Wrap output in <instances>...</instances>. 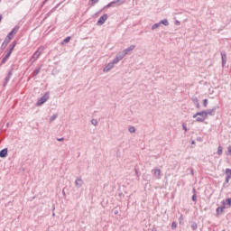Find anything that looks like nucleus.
Segmentation results:
<instances>
[{
	"label": "nucleus",
	"mask_w": 231,
	"mask_h": 231,
	"mask_svg": "<svg viewBox=\"0 0 231 231\" xmlns=\"http://www.w3.org/2000/svg\"><path fill=\"white\" fill-rule=\"evenodd\" d=\"M177 23L180 24V22L177 21Z\"/></svg>",
	"instance_id": "nucleus-48"
},
{
	"label": "nucleus",
	"mask_w": 231,
	"mask_h": 231,
	"mask_svg": "<svg viewBox=\"0 0 231 231\" xmlns=\"http://www.w3.org/2000/svg\"><path fill=\"white\" fill-rule=\"evenodd\" d=\"M69 41H71V37L69 36L63 40L62 44H68V42H69Z\"/></svg>",
	"instance_id": "nucleus-26"
},
{
	"label": "nucleus",
	"mask_w": 231,
	"mask_h": 231,
	"mask_svg": "<svg viewBox=\"0 0 231 231\" xmlns=\"http://www.w3.org/2000/svg\"><path fill=\"white\" fill-rule=\"evenodd\" d=\"M91 124L92 125H98V121L97 119H92Z\"/></svg>",
	"instance_id": "nucleus-31"
},
{
	"label": "nucleus",
	"mask_w": 231,
	"mask_h": 231,
	"mask_svg": "<svg viewBox=\"0 0 231 231\" xmlns=\"http://www.w3.org/2000/svg\"><path fill=\"white\" fill-rule=\"evenodd\" d=\"M52 216H55V213H53Z\"/></svg>",
	"instance_id": "nucleus-49"
},
{
	"label": "nucleus",
	"mask_w": 231,
	"mask_h": 231,
	"mask_svg": "<svg viewBox=\"0 0 231 231\" xmlns=\"http://www.w3.org/2000/svg\"><path fill=\"white\" fill-rule=\"evenodd\" d=\"M225 206H223V207H218L217 208V214L219 216V215H221V214H223V212H225Z\"/></svg>",
	"instance_id": "nucleus-15"
},
{
	"label": "nucleus",
	"mask_w": 231,
	"mask_h": 231,
	"mask_svg": "<svg viewBox=\"0 0 231 231\" xmlns=\"http://www.w3.org/2000/svg\"><path fill=\"white\" fill-rule=\"evenodd\" d=\"M226 178H231V169H226Z\"/></svg>",
	"instance_id": "nucleus-21"
},
{
	"label": "nucleus",
	"mask_w": 231,
	"mask_h": 231,
	"mask_svg": "<svg viewBox=\"0 0 231 231\" xmlns=\"http://www.w3.org/2000/svg\"><path fill=\"white\" fill-rule=\"evenodd\" d=\"M230 177H226L225 183H230Z\"/></svg>",
	"instance_id": "nucleus-35"
},
{
	"label": "nucleus",
	"mask_w": 231,
	"mask_h": 231,
	"mask_svg": "<svg viewBox=\"0 0 231 231\" xmlns=\"http://www.w3.org/2000/svg\"><path fill=\"white\" fill-rule=\"evenodd\" d=\"M182 129H184L185 133H187V125L183 124L182 125Z\"/></svg>",
	"instance_id": "nucleus-36"
},
{
	"label": "nucleus",
	"mask_w": 231,
	"mask_h": 231,
	"mask_svg": "<svg viewBox=\"0 0 231 231\" xmlns=\"http://www.w3.org/2000/svg\"><path fill=\"white\" fill-rule=\"evenodd\" d=\"M136 48V45H130L128 48L125 49L123 51V55H129V53H131V51H133V50H134Z\"/></svg>",
	"instance_id": "nucleus-7"
},
{
	"label": "nucleus",
	"mask_w": 231,
	"mask_h": 231,
	"mask_svg": "<svg viewBox=\"0 0 231 231\" xmlns=\"http://www.w3.org/2000/svg\"><path fill=\"white\" fill-rule=\"evenodd\" d=\"M115 214H118V211H116Z\"/></svg>",
	"instance_id": "nucleus-47"
},
{
	"label": "nucleus",
	"mask_w": 231,
	"mask_h": 231,
	"mask_svg": "<svg viewBox=\"0 0 231 231\" xmlns=\"http://www.w3.org/2000/svg\"><path fill=\"white\" fill-rule=\"evenodd\" d=\"M193 118H195V117H193ZM198 118H203V116H197L196 120H198Z\"/></svg>",
	"instance_id": "nucleus-38"
},
{
	"label": "nucleus",
	"mask_w": 231,
	"mask_h": 231,
	"mask_svg": "<svg viewBox=\"0 0 231 231\" xmlns=\"http://www.w3.org/2000/svg\"><path fill=\"white\" fill-rule=\"evenodd\" d=\"M192 100H193V104H195L197 109H199L200 105H199V101L198 100V97H194Z\"/></svg>",
	"instance_id": "nucleus-16"
},
{
	"label": "nucleus",
	"mask_w": 231,
	"mask_h": 231,
	"mask_svg": "<svg viewBox=\"0 0 231 231\" xmlns=\"http://www.w3.org/2000/svg\"><path fill=\"white\" fill-rule=\"evenodd\" d=\"M59 116V115L57 114H54L52 116H51L49 122L51 123L53 122L54 120H57V117Z\"/></svg>",
	"instance_id": "nucleus-24"
},
{
	"label": "nucleus",
	"mask_w": 231,
	"mask_h": 231,
	"mask_svg": "<svg viewBox=\"0 0 231 231\" xmlns=\"http://www.w3.org/2000/svg\"><path fill=\"white\" fill-rule=\"evenodd\" d=\"M191 143H192V145H194V143H196V141H192Z\"/></svg>",
	"instance_id": "nucleus-45"
},
{
	"label": "nucleus",
	"mask_w": 231,
	"mask_h": 231,
	"mask_svg": "<svg viewBox=\"0 0 231 231\" xmlns=\"http://www.w3.org/2000/svg\"><path fill=\"white\" fill-rule=\"evenodd\" d=\"M57 141H58V142H64V137L57 138Z\"/></svg>",
	"instance_id": "nucleus-37"
},
{
	"label": "nucleus",
	"mask_w": 231,
	"mask_h": 231,
	"mask_svg": "<svg viewBox=\"0 0 231 231\" xmlns=\"http://www.w3.org/2000/svg\"><path fill=\"white\" fill-rule=\"evenodd\" d=\"M135 174L138 176V171L135 170Z\"/></svg>",
	"instance_id": "nucleus-46"
},
{
	"label": "nucleus",
	"mask_w": 231,
	"mask_h": 231,
	"mask_svg": "<svg viewBox=\"0 0 231 231\" xmlns=\"http://www.w3.org/2000/svg\"><path fill=\"white\" fill-rule=\"evenodd\" d=\"M215 115H216V107H213L211 109L197 112L196 114L193 115V118H197L198 116H202V118H197V122H205L206 118H208V116H214Z\"/></svg>",
	"instance_id": "nucleus-1"
},
{
	"label": "nucleus",
	"mask_w": 231,
	"mask_h": 231,
	"mask_svg": "<svg viewBox=\"0 0 231 231\" xmlns=\"http://www.w3.org/2000/svg\"><path fill=\"white\" fill-rule=\"evenodd\" d=\"M50 98V95L48 93H45L36 103L37 106H42V104L48 102Z\"/></svg>",
	"instance_id": "nucleus-3"
},
{
	"label": "nucleus",
	"mask_w": 231,
	"mask_h": 231,
	"mask_svg": "<svg viewBox=\"0 0 231 231\" xmlns=\"http://www.w3.org/2000/svg\"><path fill=\"white\" fill-rule=\"evenodd\" d=\"M84 185V180H82V177H78L75 180V186L78 187V189H80Z\"/></svg>",
	"instance_id": "nucleus-8"
},
{
	"label": "nucleus",
	"mask_w": 231,
	"mask_h": 231,
	"mask_svg": "<svg viewBox=\"0 0 231 231\" xmlns=\"http://www.w3.org/2000/svg\"><path fill=\"white\" fill-rule=\"evenodd\" d=\"M223 205H228V207H231V199H226V201L224 200Z\"/></svg>",
	"instance_id": "nucleus-23"
},
{
	"label": "nucleus",
	"mask_w": 231,
	"mask_h": 231,
	"mask_svg": "<svg viewBox=\"0 0 231 231\" xmlns=\"http://www.w3.org/2000/svg\"><path fill=\"white\" fill-rule=\"evenodd\" d=\"M42 51H44V47H39L38 50L32 56L31 60H32V62H35V60H37L39 57H41Z\"/></svg>",
	"instance_id": "nucleus-2"
},
{
	"label": "nucleus",
	"mask_w": 231,
	"mask_h": 231,
	"mask_svg": "<svg viewBox=\"0 0 231 231\" xmlns=\"http://www.w3.org/2000/svg\"><path fill=\"white\" fill-rule=\"evenodd\" d=\"M159 26H162L161 23H160V22L157 23H154V24L152 26V30H156V29H158Z\"/></svg>",
	"instance_id": "nucleus-28"
},
{
	"label": "nucleus",
	"mask_w": 231,
	"mask_h": 231,
	"mask_svg": "<svg viewBox=\"0 0 231 231\" xmlns=\"http://www.w3.org/2000/svg\"><path fill=\"white\" fill-rule=\"evenodd\" d=\"M203 106L204 107H208V99H204L203 100Z\"/></svg>",
	"instance_id": "nucleus-29"
},
{
	"label": "nucleus",
	"mask_w": 231,
	"mask_h": 231,
	"mask_svg": "<svg viewBox=\"0 0 231 231\" xmlns=\"http://www.w3.org/2000/svg\"><path fill=\"white\" fill-rule=\"evenodd\" d=\"M217 154H218V156H221V154H223V146L222 145L218 146Z\"/></svg>",
	"instance_id": "nucleus-22"
},
{
	"label": "nucleus",
	"mask_w": 231,
	"mask_h": 231,
	"mask_svg": "<svg viewBox=\"0 0 231 231\" xmlns=\"http://www.w3.org/2000/svg\"><path fill=\"white\" fill-rule=\"evenodd\" d=\"M62 194L63 196H66V191H64V189L62 190Z\"/></svg>",
	"instance_id": "nucleus-43"
},
{
	"label": "nucleus",
	"mask_w": 231,
	"mask_h": 231,
	"mask_svg": "<svg viewBox=\"0 0 231 231\" xmlns=\"http://www.w3.org/2000/svg\"><path fill=\"white\" fill-rule=\"evenodd\" d=\"M191 174L192 176H194V170H191Z\"/></svg>",
	"instance_id": "nucleus-44"
},
{
	"label": "nucleus",
	"mask_w": 231,
	"mask_h": 231,
	"mask_svg": "<svg viewBox=\"0 0 231 231\" xmlns=\"http://www.w3.org/2000/svg\"><path fill=\"white\" fill-rule=\"evenodd\" d=\"M191 199L192 201H198V196L196 194H193Z\"/></svg>",
	"instance_id": "nucleus-32"
},
{
	"label": "nucleus",
	"mask_w": 231,
	"mask_h": 231,
	"mask_svg": "<svg viewBox=\"0 0 231 231\" xmlns=\"http://www.w3.org/2000/svg\"><path fill=\"white\" fill-rule=\"evenodd\" d=\"M191 228H192V230H198V224L196 222H192Z\"/></svg>",
	"instance_id": "nucleus-27"
},
{
	"label": "nucleus",
	"mask_w": 231,
	"mask_h": 231,
	"mask_svg": "<svg viewBox=\"0 0 231 231\" xmlns=\"http://www.w3.org/2000/svg\"><path fill=\"white\" fill-rule=\"evenodd\" d=\"M116 3H118V1H114V2H111L110 4H108L106 5L107 8H111V6H113V5H116Z\"/></svg>",
	"instance_id": "nucleus-30"
},
{
	"label": "nucleus",
	"mask_w": 231,
	"mask_h": 231,
	"mask_svg": "<svg viewBox=\"0 0 231 231\" xmlns=\"http://www.w3.org/2000/svg\"><path fill=\"white\" fill-rule=\"evenodd\" d=\"M3 21V15L0 14V23Z\"/></svg>",
	"instance_id": "nucleus-42"
},
{
	"label": "nucleus",
	"mask_w": 231,
	"mask_h": 231,
	"mask_svg": "<svg viewBox=\"0 0 231 231\" xmlns=\"http://www.w3.org/2000/svg\"><path fill=\"white\" fill-rule=\"evenodd\" d=\"M10 55H12V51H8V52L2 59L1 64H5L6 60L10 59Z\"/></svg>",
	"instance_id": "nucleus-12"
},
{
	"label": "nucleus",
	"mask_w": 231,
	"mask_h": 231,
	"mask_svg": "<svg viewBox=\"0 0 231 231\" xmlns=\"http://www.w3.org/2000/svg\"><path fill=\"white\" fill-rule=\"evenodd\" d=\"M13 73H14L13 70L8 71L7 76L5 77V81L4 82V86H6V84H8V82H10V79H12Z\"/></svg>",
	"instance_id": "nucleus-13"
},
{
	"label": "nucleus",
	"mask_w": 231,
	"mask_h": 231,
	"mask_svg": "<svg viewBox=\"0 0 231 231\" xmlns=\"http://www.w3.org/2000/svg\"><path fill=\"white\" fill-rule=\"evenodd\" d=\"M220 55L222 59V68H225V66H226V52L222 51Z\"/></svg>",
	"instance_id": "nucleus-11"
},
{
	"label": "nucleus",
	"mask_w": 231,
	"mask_h": 231,
	"mask_svg": "<svg viewBox=\"0 0 231 231\" xmlns=\"http://www.w3.org/2000/svg\"><path fill=\"white\" fill-rule=\"evenodd\" d=\"M177 226H178V225L176 224V222H172V223H171V228H172V230L176 229Z\"/></svg>",
	"instance_id": "nucleus-33"
},
{
	"label": "nucleus",
	"mask_w": 231,
	"mask_h": 231,
	"mask_svg": "<svg viewBox=\"0 0 231 231\" xmlns=\"http://www.w3.org/2000/svg\"><path fill=\"white\" fill-rule=\"evenodd\" d=\"M228 153L231 154V146L227 148Z\"/></svg>",
	"instance_id": "nucleus-39"
},
{
	"label": "nucleus",
	"mask_w": 231,
	"mask_h": 231,
	"mask_svg": "<svg viewBox=\"0 0 231 231\" xmlns=\"http://www.w3.org/2000/svg\"><path fill=\"white\" fill-rule=\"evenodd\" d=\"M153 176L155 178H157V180H161L162 179V170L156 168L153 169Z\"/></svg>",
	"instance_id": "nucleus-9"
},
{
	"label": "nucleus",
	"mask_w": 231,
	"mask_h": 231,
	"mask_svg": "<svg viewBox=\"0 0 231 231\" xmlns=\"http://www.w3.org/2000/svg\"><path fill=\"white\" fill-rule=\"evenodd\" d=\"M115 68V63L110 62L108 63L104 69H103V71L106 73L107 71H111L113 69Z\"/></svg>",
	"instance_id": "nucleus-10"
},
{
	"label": "nucleus",
	"mask_w": 231,
	"mask_h": 231,
	"mask_svg": "<svg viewBox=\"0 0 231 231\" xmlns=\"http://www.w3.org/2000/svg\"><path fill=\"white\" fill-rule=\"evenodd\" d=\"M42 68V66H40V67H38L35 70H34V72H33V75H34V77H37V75H39V73H41V69Z\"/></svg>",
	"instance_id": "nucleus-19"
},
{
	"label": "nucleus",
	"mask_w": 231,
	"mask_h": 231,
	"mask_svg": "<svg viewBox=\"0 0 231 231\" xmlns=\"http://www.w3.org/2000/svg\"><path fill=\"white\" fill-rule=\"evenodd\" d=\"M128 131H129V133H131V134H134V133H136V128H134V126H130V127L128 128Z\"/></svg>",
	"instance_id": "nucleus-25"
},
{
	"label": "nucleus",
	"mask_w": 231,
	"mask_h": 231,
	"mask_svg": "<svg viewBox=\"0 0 231 231\" xmlns=\"http://www.w3.org/2000/svg\"><path fill=\"white\" fill-rule=\"evenodd\" d=\"M10 41L11 40L9 38L5 37L4 42L2 43L3 48H5L6 46H8V43L10 42Z\"/></svg>",
	"instance_id": "nucleus-17"
},
{
	"label": "nucleus",
	"mask_w": 231,
	"mask_h": 231,
	"mask_svg": "<svg viewBox=\"0 0 231 231\" xmlns=\"http://www.w3.org/2000/svg\"><path fill=\"white\" fill-rule=\"evenodd\" d=\"M152 231H158V229H156V227H152Z\"/></svg>",
	"instance_id": "nucleus-40"
},
{
	"label": "nucleus",
	"mask_w": 231,
	"mask_h": 231,
	"mask_svg": "<svg viewBox=\"0 0 231 231\" xmlns=\"http://www.w3.org/2000/svg\"><path fill=\"white\" fill-rule=\"evenodd\" d=\"M159 23H160L161 25L163 24L164 26H169V20H167V19L161 20V21L159 22Z\"/></svg>",
	"instance_id": "nucleus-18"
},
{
	"label": "nucleus",
	"mask_w": 231,
	"mask_h": 231,
	"mask_svg": "<svg viewBox=\"0 0 231 231\" xmlns=\"http://www.w3.org/2000/svg\"><path fill=\"white\" fill-rule=\"evenodd\" d=\"M15 46H17V42H13V44L10 46L9 51H11V53L14 51V48H15Z\"/></svg>",
	"instance_id": "nucleus-20"
},
{
	"label": "nucleus",
	"mask_w": 231,
	"mask_h": 231,
	"mask_svg": "<svg viewBox=\"0 0 231 231\" xmlns=\"http://www.w3.org/2000/svg\"><path fill=\"white\" fill-rule=\"evenodd\" d=\"M124 57H125V54H124V52H119L118 54H116V56L115 57V59L113 60V64H118V62L120 60H122L124 59Z\"/></svg>",
	"instance_id": "nucleus-5"
},
{
	"label": "nucleus",
	"mask_w": 231,
	"mask_h": 231,
	"mask_svg": "<svg viewBox=\"0 0 231 231\" xmlns=\"http://www.w3.org/2000/svg\"><path fill=\"white\" fill-rule=\"evenodd\" d=\"M98 1H100V0H90L89 3H91V5H97V3H98Z\"/></svg>",
	"instance_id": "nucleus-34"
},
{
	"label": "nucleus",
	"mask_w": 231,
	"mask_h": 231,
	"mask_svg": "<svg viewBox=\"0 0 231 231\" xmlns=\"http://www.w3.org/2000/svg\"><path fill=\"white\" fill-rule=\"evenodd\" d=\"M192 192L193 194H196V189L193 188Z\"/></svg>",
	"instance_id": "nucleus-41"
},
{
	"label": "nucleus",
	"mask_w": 231,
	"mask_h": 231,
	"mask_svg": "<svg viewBox=\"0 0 231 231\" xmlns=\"http://www.w3.org/2000/svg\"><path fill=\"white\" fill-rule=\"evenodd\" d=\"M106 21H107V14H103L97 23V26H102Z\"/></svg>",
	"instance_id": "nucleus-6"
},
{
	"label": "nucleus",
	"mask_w": 231,
	"mask_h": 231,
	"mask_svg": "<svg viewBox=\"0 0 231 231\" xmlns=\"http://www.w3.org/2000/svg\"><path fill=\"white\" fill-rule=\"evenodd\" d=\"M20 28L21 27L19 25L14 26V28H13L12 31L7 34L6 38L12 41V38L17 33V32H19Z\"/></svg>",
	"instance_id": "nucleus-4"
},
{
	"label": "nucleus",
	"mask_w": 231,
	"mask_h": 231,
	"mask_svg": "<svg viewBox=\"0 0 231 231\" xmlns=\"http://www.w3.org/2000/svg\"><path fill=\"white\" fill-rule=\"evenodd\" d=\"M8 155V148H5L0 151V158H6Z\"/></svg>",
	"instance_id": "nucleus-14"
}]
</instances>
